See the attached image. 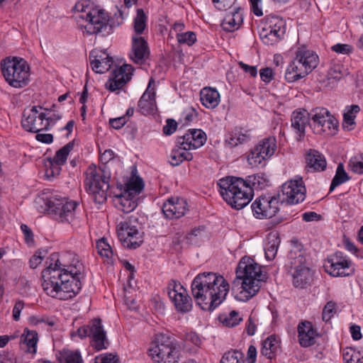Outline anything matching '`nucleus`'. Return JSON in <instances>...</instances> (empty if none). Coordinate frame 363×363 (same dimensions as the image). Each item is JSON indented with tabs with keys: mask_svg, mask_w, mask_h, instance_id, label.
I'll return each instance as SVG.
<instances>
[{
	"mask_svg": "<svg viewBox=\"0 0 363 363\" xmlns=\"http://www.w3.org/2000/svg\"><path fill=\"white\" fill-rule=\"evenodd\" d=\"M285 266L289 270L294 271L298 268L306 267V252L301 244L296 243L290 250Z\"/></svg>",
	"mask_w": 363,
	"mask_h": 363,
	"instance_id": "23",
	"label": "nucleus"
},
{
	"mask_svg": "<svg viewBox=\"0 0 363 363\" xmlns=\"http://www.w3.org/2000/svg\"><path fill=\"white\" fill-rule=\"evenodd\" d=\"M289 273L292 276L296 287L304 288L312 279L311 269L308 266L294 271L289 270Z\"/></svg>",
	"mask_w": 363,
	"mask_h": 363,
	"instance_id": "35",
	"label": "nucleus"
},
{
	"mask_svg": "<svg viewBox=\"0 0 363 363\" xmlns=\"http://www.w3.org/2000/svg\"><path fill=\"white\" fill-rule=\"evenodd\" d=\"M279 347V341L274 335L267 337L262 342L261 354L269 359L275 357V353Z\"/></svg>",
	"mask_w": 363,
	"mask_h": 363,
	"instance_id": "36",
	"label": "nucleus"
},
{
	"mask_svg": "<svg viewBox=\"0 0 363 363\" xmlns=\"http://www.w3.org/2000/svg\"><path fill=\"white\" fill-rule=\"evenodd\" d=\"M236 2V0H212L214 7L220 11H226L231 8Z\"/></svg>",
	"mask_w": 363,
	"mask_h": 363,
	"instance_id": "55",
	"label": "nucleus"
},
{
	"mask_svg": "<svg viewBox=\"0 0 363 363\" xmlns=\"http://www.w3.org/2000/svg\"><path fill=\"white\" fill-rule=\"evenodd\" d=\"M104 55L105 57H102L101 55H98L96 51H91L89 53L91 67L96 73H104L111 67L113 63L112 58L105 53Z\"/></svg>",
	"mask_w": 363,
	"mask_h": 363,
	"instance_id": "31",
	"label": "nucleus"
},
{
	"mask_svg": "<svg viewBox=\"0 0 363 363\" xmlns=\"http://www.w3.org/2000/svg\"><path fill=\"white\" fill-rule=\"evenodd\" d=\"M56 357L60 363H83V359L79 350L64 348L57 352Z\"/></svg>",
	"mask_w": 363,
	"mask_h": 363,
	"instance_id": "39",
	"label": "nucleus"
},
{
	"mask_svg": "<svg viewBox=\"0 0 363 363\" xmlns=\"http://www.w3.org/2000/svg\"><path fill=\"white\" fill-rule=\"evenodd\" d=\"M311 123V115L306 110H295L291 116V126L296 134L297 141H301L306 135V128Z\"/></svg>",
	"mask_w": 363,
	"mask_h": 363,
	"instance_id": "19",
	"label": "nucleus"
},
{
	"mask_svg": "<svg viewBox=\"0 0 363 363\" xmlns=\"http://www.w3.org/2000/svg\"><path fill=\"white\" fill-rule=\"evenodd\" d=\"M360 108L358 105H352L347 108V111L343 114L344 125L347 128L352 126L355 124L354 118L356 114L359 113Z\"/></svg>",
	"mask_w": 363,
	"mask_h": 363,
	"instance_id": "47",
	"label": "nucleus"
},
{
	"mask_svg": "<svg viewBox=\"0 0 363 363\" xmlns=\"http://www.w3.org/2000/svg\"><path fill=\"white\" fill-rule=\"evenodd\" d=\"M324 267L326 272L335 277H349L354 272L352 262L342 252H335L328 257Z\"/></svg>",
	"mask_w": 363,
	"mask_h": 363,
	"instance_id": "15",
	"label": "nucleus"
},
{
	"mask_svg": "<svg viewBox=\"0 0 363 363\" xmlns=\"http://www.w3.org/2000/svg\"><path fill=\"white\" fill-rule=\"evenodd\" d=\"M242 320L239 313L235 311H233L229 313V315L223 320V323L228 327H235L239 324Z\"/></svg>",
	"mask_w": 363,
	"mask_h": 363,
	"instance_id": "53",
	"label": "nucleus"
},
{
	"mask_svg": "<svg viewBox=\"0 0 363 363\" xmlns=\"http://www.w3.org/2000/svg\"><path fill=\"white\" fill-rule=\"evenodd\" d=\"M250 134L248 130L236 127L228 135L226 143L230 147L247 143L250 140Z\"/></svg>",
	"mask_w": 363,
	"mask_h": 363,
	"instance_id": "33",
	"label": "nucleus"
},
{
	"mask_svg": "<svg viewBox=\"0 0 363 363\" xmlns=\"http://www.w3.org/2000/svg\"><path fill=\"white\" fill-rule=\"evenodd\" d=\"M347 74V69L340 64H335L328 70V76L334 79L339 80Z\"/></svg>",
	"mask_w": 363,
	"mask_h": 363,
	"instance_id": "51",
	"label": "nucleus"
},
{
	"mask_svg": "<svg viewBox=\"0 0 363 363\" xmlns=\"http://www.w3.org/2000/svg\"><path fill=\"white\" fill-rule=\"evenodd\" d=\"M76 335L81 339L91 337V345L96 351L106 349V345H108L100 318L93 319L87 325L79 328L76 332L72 333V336Z\"/></svg>",
	"mask_w": 363,
	"mask_h": 363,
	"instance_id": "13",
	"label": "nucleus"
},
{
	"mask_svg": "<svg viewBox=\"0 0 363 363\" xmlns=\"http://www.w3.org/2000/svg\"><path fill=\"white\" fill-rule=\"evenodd\" d=\"M350 177L344 169L342 163L337 165L336 173L333 177L330 186V191H333L335 187L350 180Z\"/></svg>",
	"mask_w": 363,
	"mask_h": 363,
	"instance_id": "41",
	"label": "nucleus"
},
{
	"mask_svg": "<svg viewBox=\"0 0 363 363\" xmlns=\"http://www.w3.org/2000/svg\"><path fill=\"white\" fill-rule=\"evenodd\" d=\"M264 28L272 30V33L281 37H283L286 32L285 23L282 19L277 16L268 18Z\"/></svg>",
	"mask_w": 363,
	"mask_h": 363,
	"instance_id": "40",
	"label": "nucleus"
},
{
	"mask_svg": "<svg viewBox=\"0 0 363 363\" xmlns=\"http://www.w3.org/2000/svg\"><path fill=\"white\" fill-rule=\"evenodd\" d=\"M152 82V79H150L147 89L138 101V108L143 115L152 113L156 108L155 92L154 89H150Z\"/></svg>",
	"mask_w": 363,
	"mask_h": 363,
	"instance_id": "28",
	"label": "nucleus"
},
{
	"mask_svg": "<svg viewBox=\"0 0 363 363\" xmlns=\"http://www.w3.org/2000/svg\"><path fill=\"white\" fill-rule=\"evenodd\" d=\"M282 194L284 196L283 201L289 204H297L302 202L306 198V186L302 178L290 180L281 186Z\"/></svg>",
	"mask_w": 363,
	"mask_h": 363,
	"instance_id": "18",
	"label": "nucleus"
},
{
	"mask_svg": "<svg viewBox=\"0 0 363 363\" xmlns=\"http://www.w3.org/2000/svg\"><path fill=\"white\" fill-rule=\"evenodd\" d=\"M168 296L177 311L186 313L191 311L193 302L186 289L174 280H171L167 287Z\"/></svg>",
	"mask_w": 363,
	"mask_h": 363,
	"instance_id": "14",
	"label": "nucleus"
},
{
	"mask_svg": "<svg viewBox=\"0 0 363 363\" xmlns=\"http://www.w3.org/2000/svg\"><path fill=\"white\" fill-rule=\"evenodd\" d=\"M45 114L40 113L37 117L32 115L23 114L21 123L23 128L28 132L38 133L43 130H48L49 122L45 121Z\"/></svg>",
	"mask_w": 363,
	"mask_h": 363,
	"instance_id": "26",
	"label": "nucleus"
},
{
	"mask_svg": "<svg viewBox=\"0 0 363 363\" xmlns=\"http://www.w3.org/2000/svg\"><path fill=\"white\" fill-rule=\"evenodd\" d=\"M236 278L242 281V291L240 294L249 300L260 289L261 284L267 279V274L262 272L261 266L248 260L246 262L243 259L239 262L236 269Z\"/></svg>",
	"mask_w": 363,
	"mask_h": 363,
	"instance_id": "5",
	"label": "nucleus"
},
{
	"mask_svg": "<svg viewBox=\"0 0 363 363\" xmlns=\"http://www.w3.org/2000/svg\"><path fill=\"white\" fill-rule=\"evenodd\" d=\"M128 121L126 116H121L116 118H111L109 120L110 125L114 129L121 128Z\"/></svg>",
	"mask_w": 363,
	"mask_h": 363,
	"instance_id": "62",
	"label": "nucleus"
},
{
	"mask_svg": "<svg viewBox=\"0 0 363 363\" xmlns=\"http://www.w3.org/2000/svg\"><path fill=\"white\" fill-rule=\"evenodd\" d=\"M220 363H245L244 355L237 350L228 351L222 357Z\"/></svg>",
	"mask_w": 363,
	"mask_h": 363,
	"instance_id": "46",
	"label": "nucleus"
},
{
	"mask_svg": "<svg viewBox=\"0 0 363 363\" xmlns=\"http://www.w3.org/2000/svg\"><path fill=\"white\" fill-rule=\"evenodd\" d=\"M260 38L266 45H274L277 43L282 37L272 33V30L264 28L260 33Z\"/></svg>",
	"mask_w": 363,
	"mask_h": 363,
	"instance_id": "48",
	"label": "nucleus"
},
{
	"mask_svg": "<svg viewBox=\"0 0 363 363\" xmlns=\"http://www.w3.org/2000/svg\"><path fill=\"white\" fill-rule=\"evenodd\" d=\"M144 188L143 179L140 177L131 179L126 184V189L124 192L131 194V196L138 198L139 194Z\"/></svg>",
	"mask_w": 363,
	"mask_h": 363,
	"instance_id": "43",
	"label": "nucleus"
},
{
	"mask_svg": "<svg viewBox=\"0 0 363 363\" xmlns=\"http://www.w3.org/2000/svg\"><path fill=\"white\" fill-rule=\"evenodd\" d=\"M318 56L314 51L305 45L298 47L295 57L286 69V81L292 83L304 78L318 66Z\"/></svg>",
	"mask_w": 363,
	"mask_h": 363,
	"instance_id": "6",
	"label": "nucleus"
},
{
	"mask_svg": "<svg viewBox=\"0 0 363 363\" xmlns=\"http://www.w3.org/2000/svg\"><path fill=\"white\" fill-rule=\"evenodd\" d=\"M21 229L23 233L26 242L29 245L33 244L34 238L32 230L26 224H21Z\"/></svg>",
	"mask_w": 363,
	"mask_h": 363,
	"instance_id": "60",
	"label": "nucleus"
},
{
	"mask_svg": "<svg viewBox=\"0 0 363 363\" xmlns=\"http://www.w3.org/2000/svg\"><path fill=\"white\" fill-rule=\"evenodd\" d=\"M251 207L257 218H270L279 211V200L275 196H261L252 203Z\"/></svg>",
	"mask_w": 363,
	"mask_h": 363,
	"instance_id": "17",
	"label": "nucleus"
},
{
	"mask_svg": "<svg viewBox=\"0 0 363 363\" xmlns=\"http://www.w3.org/2000/svg\"><path fill=\"white\" fill-rule=\"evenodd\" d=\"M259 75L261 79L266 84L269 83L274 79V72L270 67L261 69Z\"/></svg>",
	"mask_w": 363,
	"mask_h": 363,
	"instance_id": "59",
	"label": "nucleus"
},
{
	"mask_svg": "<svg viewBox=\"0 0 363 363\" xmlns=\"http://www.w3.org/2000/svg\"><path fill=\"white\" fill-rule=\"evenodd\" d=\"M147 16L142 9H137V15L134 18V31L135 33V35H140L145 30L147 24Z\"/></svg>",
	"mask_w": 363,
	"mask_h": 363,
	"instance_id": "44",
	"label": "nucleus"
},
{
	"mask_svg": "<svg viewBox=\"0 0 363 363\" xmlns=\"http://www.w3.org/2000/svg\"><path fill=\"white\" fill-rule=\"evenodd\" d=\"M42 271V286L47 295L60 300L75 297L81 291L83 264L72 252L52 253Z\"/></svg>",
	"mask_w": 363,
	"mask_h": 363,
	"instance_id": "1",
	"label": "nucleus"
},
{
	"mask_svg": "<svg viewBox=\"0 0 363 363\" xmlns=\"http://www.w3.org/2000/svg\"><path fill=\"white\" fill-rule=\"evenodd\" d=\"M206 135L201 129H189L183 136L178 137L177 144L182 145L184 149H197L204 145Z\"/></svg>",
	"mask_w": 363,
	"mask_h": 363,
	"instance_id": "22",
	"label": "nucleus"
},
{
	"mask_svg": "<svg viewBox=\"0 0 363 363\" xmlns=\"http://www.w3.org/2000/svg\"><path fill=\"white\" fill-rule=\"evenodd\" d=\"M335 313V303L333 301H329L324 306L322 313V318L324 321H328L331 319Z\"/></svg>",
	"mask_w": 363,
	"mask_h": 363,
	"instance_id": "54",
	"label": "nucleus"
},
{
	"mask_svg": "<svg viewBox=\"0 0 363 363\" xmlns=\"http://www.w3.org/2000/svg\"><path fill=\"white\" fill-rule=\"evenodd\" d=\"M95 363H118V358L112 354H106L96 357Z\"/></svg>",
	"mask_w": 363,
	"mask_h": 363,
	"instance_id": "61",
	"label": "nucleus"
},
{
	"mask_svg": "<svg viewBox=\"0 0 363 363\" xmlns=\"http://www.w3.org/2000/svg\"><path fill=\"white\" fill-rule=\"evenodd\" d=\"M243 21L242 10L240 7L235 8V11L228 13L223 18L221 26L228 32L238 30Z\"/></svg>",
	"mask_w": 363,
	"mask_h": 363,
	"instance_id": "30",
	"label": "nucleus"
},
{
	"mask_svg": "<svg viewBox=\"0 0 363 363\" xmlns=\"http://www.w3.org/2000/svg\"><path fill=\"white\" fill-rule=\"evenodd\" d=\"M38 335L35 330L25 328L21 336V347L27 354L34 355L37 352Z\"/></svg>",
	"mask_w": 363,
	"mask_h": 363,
	"instance_id": "29",
	"label": "nucleus"
},
{
	"mask_svg": "<svg viewBox=\"0 0 363 363\" xmlns=\"http://www.w3.org/2000/svg\"><path fill=\"white\" fill-rule=\"evenodd\" d=\"M138 0H124L123 5L118 8L113 22L109 23V16L104 10L98 9L91 5L88 0H81L74 6V18L79 28L88 35L101 34L102 36L113 32V26H120L128 16V9L136 4Z\"/></svg>",
	"mask_w": 363,
	"mask_h": 363,
	"instance_id": "2",
	"label": "nucleus"
},
{
	"mask_svg": "<svg viewBox=\"0 0 363 363\" xmlns=\"http://www.w3.org/2000/svg\"><path fill=\"white\" fill-rule=\"evenodd\" d=\"M332 50L342 55H350L353 52V47L349 44L337 43L332 46Z\"/></svg>",
	"mask_w": 363,
	"mask_h": 363,
	"instance_id": "56",
	"label": "nucleus"
},
{
	"mask_svg": "<svg viewBox=\"0 0 363 363\" xmlns=\"http://www.w3.org/2000/svg\"><path fill=\"white\" fill-rule=\"evenodd\" d=\"M351 170L357 174H363V155H360V160L357 157L351 158L349 162Z\"/></svg>",
	"mask_w": 363,
	"mask_h": 363,
	"instance_id": "52",
	"label": "nucleus"
},
{
	"mask_svg": "<svg viewBox=\"0 0 363 363\" xmlns=\"http://www.w3.org/2000/svg\"><path fill=\"white\" fill-rule=\"evenodd\" d=\"M177 128V123L175 120L169 118L166 121V125L163 127V133L166 135L173 134Z\"/></svg>",
	"mask_w": 363,
	"mask_h": 363,
	"instance_id": "58",
	"label": "nucleus"
},
{
	"mask_svg": "<svg viewBox=\"0 0 363 363\" xmlns=\"http://www.w3.org/2000/svg\"><path fill=\"white\" fill-rule=\"evenodd\" d=\"M162 210L167 218H179L186 213L188 204L184 198L172 197L164 203Z\"/></svg>",
	"mask_w": 363,
	"mask_h": 363,
	"instance_id": "21",
	"label": "nucleus"
},
{
	"mask_svg": "<svg viewBox=\"0 0 363 363\" xmlns=\"http://www.w3.org/2000/svg\"><path fill=\"white\" fill-rule=\"evenodd\" d=\"M306 169L307 172H323L326 169L325 156L315 149H309L305 153Z\"/></svg>",
	"mask_w": 363,
	"mask_h": 363,
	"instance_id": "24",
	"label": "nucleus"
},
{
	"mask_svg": "<svg viewBox=\"0 0 363 363\" xmlns=\"http://www.w3.org/2000/svg\"><path fill=\"white\" fill-rule=\"evenodd\" d=\"M96 249L101 257L108 258L113 255V250L104 238L101 239L96 242Z\"/></svg>",
	"mask_w": 363,
	"mask_h": 363,
	"instance_id": "50",
	"label": "nucleus"
},
{
	"mask_svg": "<svg viewBox=\"0 0 363 363\" xmlns=\"http://www.w3.org/2000/svg\"><path fill=\"white\" fill-rule=\"evenodd\" d=\"M49 164L50 167L46 169V176L48 178H50L59 175L61 172V166L62 164H57L51 159H49Z\"/></svg>",
	"mask_w": 363,
	"mask_h": 363,
	"instance_id": "57",
	"label": "nucleus"
},
{
	"mask_svg": "<svg viewBox=\"0 0 363 363\" xmlns=\"http://www.w3.org/2000/svg\"><path fill=\"white\" fill-rule=\"evenodd\" d=\"M84 186L86 191L96 203H103L107 199L111 174L104 166V169H97L96 165H90L86 172Z\"/></svg>",
	"mask_w": 363,
	"mask_h": 363,
	"instance_id": "8",
	"label": "nucleus"
},
{
	"mask_svg": "<svg viewBox=\"0 0 363 363\" xmlns=\"http://www.w3.org/2000/svg\"><path fill=\"white\" fill-rule=\"evenodd\" d=\"M177 147L172 150L169 156V163L172 166H178L184 160L191 161L193 155L188 152L189 149H184L182 145L177 144Z\"/></svg>",
	"mask_w": 363,
	"mask_h": 363,
	"instance_id": "38",
	"label": "nucleus"
},
{
	"mask_svg": "<svg viewBox=\"0 0 363 363\" xmlns=\"http://www.w3.org/2000/svg\"><path fill=\"white\" fill-rule=\"evenodd\" d=\"M176 38L179 44H186L189 46L194 45L196 41V33L193 31L177 33Z\"/></svg>",
	"mask_w": 363,
	"mask_h": 363,
	"instance_id": "49",
	"label": "nucleus"
},
{
	"mask_svg": "<svg viewBox=\"0 0 363 363\" xmlns=\"http://www.w3.org/2000/svg\"><path fill=\"white\" fill-rule=\"evenodd\" d=\"M261 1L262 0H250L251 4V10L257 16H262L263 15L262 9L260 6Z\"/></svg>",
	"mask_w": 363,
	"mask_h": 363,
	"instance_id": "64",
	"label": "nucleus"
},
{
	"mask_svg": "<svg viewBox=\"0 0 363 363\" xmlns=\"http://www.w3.org/2000/svg\"><path fill=\"white\" fill-rule=\"evenodd\" d=\"M279 244L280 239L277 233H270L267 235V242L264 245V254L267 259L272 260L274 259Z\"/></svg>",
	"mask_w": 363,
	"mask_h": 363,
	"instance_id": "37",
	"label": "nucleus"
},
{
	"mask_svg": "<svg viewBox=\"0 0 363 363\" xmlns=\"http://www.w3.org/2000/svg\"><path fill=\"white\" fill-rule=\"evenodd\" d=\"M148 352L155 363H178L181 357L178 341L168 333L157 334Z\"/></svg>",
	"mask_w": 363,
	"mask_h": 363,
	"instance_id": "7",
	"label": "nucleus"
},
{
	"mask_svg": "<svg viewBox=\"0 0 363 363\" xmlns=\"http://www.w3.org/2000/svg\"><path fill=\"white\" fill-rule=\"evenodd\" d=\"M268 181L262 174L248 176L245 179L237 177H226L219 179L218 186L223 199L232 208L240 210L246 206L254 196V191L262 189Z\"/></svg>",
	"mask_w": 363,
	"mask_h": 363,
	"instance_id": "3",
	"label": "nucleus"
},
{
	"mask_svg": "<svg viewBox=\"0 0 363 363\" xmlns=\"http://www.w3.org/2000/svg\"><path fill=\"white\" fill-rule=\"evenodd\" d=\"M310 127L315 134L322 135L325 133L333 135L336 133L338 128V121L327 108L317 107L310 112Z\"/></svg>",
	"mask_w": 363,
	"mask_h": 363,
	"instance_id": "12",
	"label": "nucleus"
},
{
	"mask_svg": "<svg viewBox=\"0 0 363 363\" xmlns=\"http://www.w3.org/2000/svg\"><path fill=\"white\" fill-rule=\"evenodd\" d=\"M149 54L147 41L143 37L133 35L132 52L130 55L131 60L135 63L140 64Z\"/></svg>",
	"mask_w": 363,
	"mask_h": 363,
	"instance_id": "27",
	"label": "nucleus"
},
{
	"mask_svg": "<svg viewBox=\"0 0 363 363\" xmlns=\"http://www.w3.org/2000/svg\"><path fill=\"white\" fill-rule=\"evenodd\" d=\"M116 230L118 239L125 247L136 249L143 242L141 223L138 215H131L120 222Z\"/></svg>",
	"mask_w": 363,
	"mask_h": 363,
	"instance_id": "10",
	"label": "nucleus"
},
{
	"mask_svg": "<svg viewBox=\"0 0 363 363\" xmlns=\"http://www.w3.org/2000/svg\"><path fill=\"white\" fill-rule=\"evenodd\" d=\"M201 104L207 108H216L220 102L218 91L213 88H203L200 93Z\"/></svg>",
	"mask_w": 363,
	"mask_h": 363,
	"instance_id": "34",
	"label": "nucleus"
},
{
	"mask_svg": "<svg viewBox=\"0 0 363 363\" xmlns=\"http://www.w3.org/2000/svg\"><path fill=\"white\" fill-rule=\"evenodd\" d=\"M24 308V302L23 301H18L16 302L13 308V319L15 321H18L20 319L21 312Z\"/></svg>",
	"mask_w": 363,
	"mask_h": 363,
	"instance_id": "63",
	"label": "nucleus"
},
{
	"mask_svg": "<svg viewBox=\"0 0 363 363\" xmlns=\"http://www.w3.org/2000/svg\"><path fill=\"white\" fill-rule=\"evenodd\" d=\"M46 206L49 213L55 220L71 223L74 219L78 203L56 194L48 199Z\"/></svg>",
	"mask_w": 363,
	"mask_h": 363,
	"instance_id": "11",
	"label": "nucleus"
},
{
	"mask_svg": "<svg viewBox=\"0 0 363 363\" xmlns=\"http://www.w3.org/2000/svg\"><path fill=\"white\" fill-rule=\"evenodd\" d=\"M132 67L123 65L121 67L113 70L111 77L106 83V87L111 91H115L121 89L131 79Z\"/></svg>",
	"mask_w": 363,
	"mask_h": 363,
	"instance_id": "20",
	"label": "nucleus"
},
{
	"mask_svg": "<svg viewBox=\"0 0 363 363\" xmlns=\"http://www.w3.org/2000/svg\"><path fill=\"white\" fill-rule=\"evenodd\" d=\"M138 199L130 194L123 192L120 195L115 196L114 203L116 206L125 213L133 211L138 206Z\"/></svg>",
	"mask_w": 363,
	"mask_h": 363,
	"instance_id": "32",
	"label": "nucleus"
},
{
	"mask_svg": "<svg viewBox=\"0 0 363 363\" xmlns=\"http://www.w3.org/2000/svg\"><path fill=\"white\" fill-rule=\"evenodd\" d=\"M297 330L298 342L302 347H310L315 343L318 333L311 322L305 320L299 323Z\"/></svg>",
	"mask_w": 363,
	"mask_h": 363,
	"instance_id": "25",
	"label": "nucleus"
},
{
	"mask_svg": "<svg viewBox=\"0 0 363 363\" xmlns=\"http://www.w3.org/2000/svg\"><path fill=\"white\" fill-rule=\"evenodd\" d=\"M228 291V281L213 272L200 273L191 283L192 295L203 311H213L225 300Z\"/></svg>",
	"mask_w": 363,
	"mask_h": 363,
	"instance_id": "4",
	"label": "nucleus"
},
{
	"mask_svg": "<svg viewBox=\"0 0 363 363\" xmlns=\"http://www.w3.org/2000/svg\"><path fill=\"white\" fill-rule=\"evenodd\" d=\"M277 149V140L274 137H269L262 140L253 149L247 157L250 164L257 166L262 161L271 157Z\"/></svg>",
	"mask_w": 363,
	"mask_h": 363,
	"instance_id": "16",
	"label": "nucleus"
},
{
	"mask_svg": "<svg viewBox=\"0 0 363 363\" xmlns=\"http://www.w3.org/2000/svg\"><path fill=\"white\" fill-rule=\"evenodd\" d=\"M342 357L344 363H363L361 352L352 347H347L343 350Z\"/></svg>",
	"mask_w": 363,
	"mask_h": 363,
	"instance_id": "45",
	"label": "nucleus"
},
{
	"mask_svg": "<svg viewBox=\"0 0 363 363\" xmlns=\"http://www.w3.org/2000/svg\"><path fill=\"white\" fill-rule=\"evenodd\" d=\"M74 145V141L69 142L67 144L57 150L54 157L50 159L52 160V161L57 164L63 165L66 162L69 152L72 150Z\"/></svg>",
	"mask_w": 363,
	"mask_h": 363,
	"instance_id": "42",
	"label": "nucleus"
},
{
	"mask_svg": "<svg viewBox=\"0 0 363 363\" xmlns=\"http://www.w3.org/2000/svg\"><path fill=\"white\" fill-rule=\"evenodd\" d=\"M1 69L6 82L14 88H23L29 82L30 66L22 57H8L2 60Z\"/></svg>",
	"mask_w": 363,
	"mask_h": 363,
	"instance_id": "9",
	"label": "nucleus"
}]
</instances>
